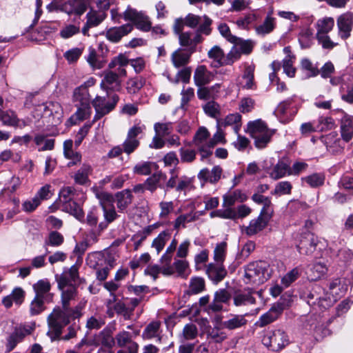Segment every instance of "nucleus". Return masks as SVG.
<instances>
[{
	"mask_svg": "<svg viewBox=\"0 0 353 353\" xmlns=\"http://www.w3.org/2000/svg\"><path fill=\"white\" fill-rule=\"evenodd\" d=\"M57 283L58 285V289L61 291L62 308L64 310L72 312V314L74 317L81 316L85 303L81 301L75 307H70L72 301H75L79 295L77 285L68 284L67 279L63 276L61 277L59 282Z\"/></svg>",
	"mask_w": 353,
	"mask_h": 353,
	"instance_id": "1",
	"label": "nucleus"
},
{
	"mask_svg": "<svg viewBox=\"0 0 353 353\" xmlns=\"http://www.w3.org/2000/svg\"><path fill=\"white\" fill-rule=\"evenodd\" d=\"M119 96L116 94L108 97L97 96L92 101V104L95 110V114L92 121L86 122L79 130L82 132L88 134L92 125L101 119L105 115L112 111L117 102L119 101Z\"/></svg>",
	"mask_w": 353,
	"mask_h": 353,
	"instance_id": "2",
	"label": "nucleus"
},
{
	"mask_svg": "<svg viewBox=\"0 0 353 353\" xmlns=\"http://www.w3.org/2000/svg\"><path fill=\"white\" fill-rule=\"evenodd\" d=\"M270 265L264 261H253L244 267L243 282L248 285H259L270 279Z\"/></svg>",
	"mask_w": 353,
	"mask_h": 353,
	"instance_id": "3",
	"label": "nucleus"
},
{
	"mask_svg": "<svg viewBox=\"0 0 353 353\" xmlns=\"http://www.w3.org/2000/svg\"><path fill=\"white\" fill-rule=\"evenodd\" d=\"M305 299L307 304L316 311H324L334 303L329 292L318 284L312 285Z\"/></svg>",
	"mask_w": 353,
	"mask_h": 353,
	"instance_id": "4",
	"label": "nucleus"
},
{
	"mask_svg": "<svg viewBox=\"0 0 353 353\" xmlns=\"http://www.w3.org/2000/svg\"><path fill=\"white\" fill-rule=\"evenodd\" d=\"M248 128L254 139V145L259 149L265 148L273 134V132L268 128L265 123L261 119H258L250 122Z\"/></svg>",
	"mask_w": 353,
	"mask_h": 353,
	"instance_id": "5",
	"label": "nucleus"
},
{
	"mask_svg": "<svg viewBox=\"0 0 353 353\" xmlns=\"http://www.w3.org/2000/svg\"><path fill=\"white\" fill-rule=\"evenodd\" d=\"M72 312L63 310H54L48 318V324L51 332L54 334L52 339L59 338L62 332L63 328L70 321V319H78L72 314Z\"/></svg>",
	"mask_w": 353,
	"mask_h": 353,
	"instance_id": "6",
	"label": "nucleus"
},
{
	"mask_svg": "<svg viewBox=\"0 0 353 353\" xmlns=\"http://www.w3.org/2000/svg\"><path fill=\"white\" fill-rule=\"evenodd\" d=\"M88 6V0H54L47 8L50 11V8L54 7L69 15H81L86 11Z\"/></svg>",
	"mask_w": 353,
	"mask_h": 353,
	"instance_id": "7",
	"label": "nucleus"
},
{
	"mask_svg": "<svg viewBox=\"0 0 353 353\" xmlns=\"http://www.w3.org/2000/svg\"><path fill=\"white\" fill-rule=\"evenodd\" d=\"M262 343L269 350L276 352L289 343V339L282 330H268L262 338Z\"/></svg>",
	"mask_w": 353,
	"mask_h": 353,
	"instance_id": "8",
	"label": "nucleus"
},
{
	"mask_svg": "<svg viewBox=\"0 0 353 353\" xmlns=\"http://www.w3.org/2000/svg\"><path fill=\"white\" fill-rule=\"evenodd\" d=\"M319 242L318 237L306 230L297 236L296 247L301 254L310 255L316 250Z\"/></svg>",
	"mask_w": 353,
	"mask_h": 353,
	"instance_id": "9",
	"label": "nucleus"
},
{
	"mask_svg": "<svg viewBox=\"0 0 353 353\" xmlns=\"http://www.w3.org/2000/svg\"><path fill=\"white\" fill-rule=\"evenodd\" d=\"M34 329V324H24L17 326L8 339L7 350H12L24 337L30 334Z\"/></svg>",
	"mask_w": 353,
	"mask_h": 353,
	"instance_id": "10",
	"label": "nucleus"
},
{
	"mask_svg": "<svg viewBox=\"0 0 353 353\" xmlns=\"http://www.w3.org/2000/svg\"><path fill=\"white\" fill-rule=\"evenodd\" d=\"M123 18L125 21H132L137 28L141 30L147 32L151 28V23L148 17L130 7H128L123 12Z\"/></svg>",
	"mask_w": 353,
	"mask_h": 353,
	"instance_id": "11",
	"label": "nucleus"
},
{
	"mask_svg": "<svg viewBox=\"0 0 353 353\" xmlns=\"http://www.w3.org/2000/svg\"><path fill=\"white\" fill-rule=\"evenodd\" d=\"M338 35L343 40L351 36L353 28V12H346L341 14L336 19Z\"/></svg>",
	"mask_w": 353,
	"mask_h": 353,
	"instance_id": "12",
	"label": "nucleus"
},
{
	"mask_svg": "<svg viewBox=\"0 0 353 353\" xmlns=\"http://www.w3.org/2000/svg\"><path fill=\"white\" fill-rule=\"evenodd\" d=\"M255 290L251 288L239 290L234 292L233 303L236 307H243L255 305L256 300L254 296Z\"/></svg>",
	"mask_w": 353,
	"mask_h": 353,
	"instance_id": "13",
	"label": "nucleus"
},
{
	"mask_svg": "<svg viewBox=\"0 0 353 353\" xmlns=\"http://www.w3.org/2000/svg\"><path fill=\"white\" fill-rule=\"evenodd\" d=\"M106 17V14L102 10H91L86 14V23L82 28L81 32L84 36H90L89 30L98 26Z\"/></svg>",
	"mask_w": 353,
	"mask_h": 353,
	"instance_id": "14",
	"label": "nucleus"
},
{
	"mask_svg": "<svg viewBox=\"0 0 353 353\" xmlns=\"http://www.w3.org/2000/svg\"><path fill=\"white\" fill-rule=\"evenodd\" d=\"M179 43L183 47L187 48V51L193 54L196 50L197 44L203 41V37L195 32H185L179 34Z\"/></svg>",
	"mask_w": 353,
	"mask_h": 353,
	"instance_id": "15",
	"label": "nucleus"
},
{
	"mask_svg": "<svg viewBox=\"0 0 353 353\" xmlns=\"http://www.w3.org/2000/svg\"><path fill=\"white\" fill-rule=\"evenodd\" d=\"M292 104V99H288L281 101L274 111V114L281 123H288L293 119L295 112L290 108Z\"/></svg>",
	"mask_w": 353,
	"mask_h": 353,
	"instance_id": "16",
	"label": "nucleus"
},
{
	"mask_svg": "<svg viewBox=\"0 0 353 353\" xmlns=\"http://www.w3.org/2000/svg\"><path fill=\"white\" fill-rule=\"evenodd\" d=\"M223 170L219 165H215L211 170L205 168L199 171L197 174L198 179L203 183H216L221 178Z\"/></svg>",
	"mask_w": 353,
	"mask_h": 353,
	"instance_id": "17",
	"label": "nucleus"
},
{
	"mask_svg": "<svg viewBox=\"0 0 353 353\" xmlns=\"http://www.w3.org/2000/svg\"><path fill=\"white\" fill-rule=\"evenodd\" d=\"M231 294L225 289H219L214 294L212 301L208 307V310L219 312L223 310V303H228L230 300Z\"/></svg>",
	"mask_w": 353,
	"mask_h": 353,
	"instance_id": "18",
	"label": "nucleus"
},
{
	"mask_svg": "<svg viewBox=\"0 0 353 353\" xmlns=\"http://www.w3.org/2000/svg\"><path fill=\"white\" fill-rule=\"evenodd\" d=\"M1 116V122L4 125L23 129L28 125L26 120L19 119L12 110H2Z\"/></svg>",
	"mask_w": 353,
	"mask_h": 353,
	"instance_id": "19",
	"label": "nucleus"
},
{
	"mask_svg": "<svg viewBox=\"0 0 353 353\" xmlns=\"http://www.w3.org/2000/svg\"><path fill=\"white\" fill-rule=\"evenodd\" d=\"M35 296L50 303L52 301L53 294L50 293L51 285L47 279L38 281L33 285Z\"/></svg>",
	"mask_w": 353,
	"mask_h": 353,
	"instance_id": "20",
	"label": "nucleus"
},
{
	"mask_svg": "<svg viewBox=\"0 0 353 353\" xmlns=\"http://www.w3.org/2000/svg\"><path fill=\"white\" fill-rule=\"evenodd\" d=\"M342 117L341 119V134L343 140L350 141L353 137V117L340 110Z\"/></svg>",
	"mask_w": 353,
	"mask_h": 353,
	"instance_id": "21",
	"label": "nucleus"
},
{
	"mask_svg": "<svg viewBox=\"0 0 353 353\" xmlns=\"http://www.w3.org/2000/svg\"><path fill=\"white\" fill-rule=\"evenodd\" d=\"M214 77V74L209 71L205 65H200L194 70L193 79L196 86H201L210 83Z\"/></svg>",
	"mask_w": 353,
	"mask_h": 353,
	"instance_id": "22",
	"label": "nucleus"
},
{
	"mask_svg": "<svg viewBox=\"0 0 353 353\" xmlns=\"http://www.w3.org/2000/svg\"><path fill=\"white\" fill-rule=\"evenodd\" d=\"M208 278L215 284L221 281L227 274V270L221 263H211L206 267Z\"/></svg>",
	"mask_w": 353,
	"mask_h": 353,
	"instance_id": "23",
	"label": "nucleus"
},
{
	"mask_svg": "<svg viewBox=\"0 0 353 353\" xmlns=\"http://www.w3.org/2000/svg\"><path fill=\"white\" fill-rule=\"evenodd\" d=\"M166 179V174L162 171L154 172L144 181L146 190L153 193L158 188L164 189V185L161 182L165 181Z\"/></svg>",
	"mask_w": 353,
	"mask_h": 353,
	"instance_id": "24",
	"label": "nucleus"
},
{
	"mask_svg": "<svg viewBox=\"0 0 353 353\" xmlns=\"http://www.w3.org/2000/svg\"><path fill=\"white\" fill-rule=\"evenodd\" d=\"M132 29L133 26L130 23L124 24L119 27L112 28L106 32V37L110 41L117 43L119 41L123 36L130 33Z\"/></svg>",
	"mask_w": 353,
	"mask_h": 353,
	"instance_id": "25",
	"label": "nucleus"
},
{
	"mask_svg": "<svg viewBox=\"0 0 353 353\" xmlns=\"http://www.w3.org/2000/svg\"><path fill=\"white\" fill-rule=\"evenodd\" d=\"M73 100L75 105H90L91 99L87 85H81L75 88L73 92Z\"/></svg>",
	"mask_w": 353,
	"mask_h": 353,
	"instance_id": "26",
	"label": "nucleus"
},
{
	"mask_svg": "<svg viewBox=\"0 0 353 353\" xmlns=\"http://www.w3.org/2000/svg\"><path fill=\"white\" fill-rule=\"evenodd\" d=\"M192 53L179 48L171 54V61L176 68L184 67L189 63Z\"/></svg>",
	"mask_w": 353,
	"mask_h": 353,
	"instance_id": "27",
	"label": "nucleus"
},
{
	"mask_svg": "<svg viewBox=\"0 0 353 353\" xmlns=\"http://www.w3.org/2000/svg\"><path fill=\"white\" fill-rule=\"evenodd\" d=\"M248 323L245 315L230 314L228 320L221 322L223 328L233 330L245 326Z\"/></svg>",
	"mask_w": 353,
	"mask_h": 353,
	"instance_id": "28",
	"label": "nucleus"
},
{
	"mask_svg": "<svg viewBox=\"0 0 353 353\" xmlns=\"http://www.w3.org/2000/svg\"><path fill=\"white\" fill-rule=\"evenodd\" d=\"M272 12H270L266 16L262 24L255 27L257 35L264 37L271 33L276 27V19L272 17Z\"/></svg>",
	"mask_w": 353,
	"mask_h": 353,
	"instance_id": "29",
	"label": "nucleus"
},
{
	"mask_svg": "<svg viewBox=\"0 0 353 353\" xmlns=\"http://www.w3.org/2000/svg\"><path fill=\"white\" fill-rule=\"evenodd\" d=\"M117 207L120 212H124L132 203V194L128 189L123 190L115 194Z\"/></svg>",
	"mask_w": 353,
	"mask_h": 353,
	"instance_id": "30",
	"label": "nucleus"
},
{
	"mask_svg": "<svg viewBox=\"0 0 353 353\" xmlns=\"http://www.w3.org/2000/svg\"><path fill=\"white\" fill-rule=\"evenodd\" d=\"M281 313V309L279 307H272L266 313L261 315L256 324L259 327H263L278 319Z\"/></svg>",
	"mask_w": 353,
	"mask_h": 353,
	"instance_id": "31",
	"label": "nucleus"
},
{
	"mask_svg": "<svg viewBox=\"0 0 353 353\" xmlns=\"http://www.w3.org/2000/svg\"><path fill=\"white\" fill-rule=\"evenodd\" d=\"M59 208L61 210L73 215L78 220H81L84 216L81 206L74 199L67 201V202L59 205Z\"/></svg>",
	"mask_w": 353,
	"mask_h": 353,
	"instance_id": "32",
	"label": "nucleus"
},
{
	"mask_svg": "<svg viewBox=\"0 0 353 353\" xmlns=\"http://www.w3.org/2000/svg\"><path fill=\"white\" fill-rule=\"evenodd\" d=\"M128 63L129 60L128 59V58L124 54H120L112 59V60L110 62L108 66L110 69H113L116 67H118L115 72L119 75V78L120 77L126 76V70L124 68V67L127 65Z\"/></svg>",
	"mask_w": 353,
	"mask_h": 353,
	"instance_id": "33",
	"label": "nucleus"
},
{
	"mask_svg": "<svg viewBox=\"0 0 353 353\" xmlns=\"http://www.w3.org/2000/svg\"><path fill=\"white\" fill-rule=\"evenodd\" d=\"M121 81L119 75L113 71H108L105 73L101 82V86L107 90H119Z\"/></svg>",
	"mask_w": 353,
	"mask_h": 353,
	"instance_id": "34",
	"label": "nucleus"
},
{
	"mask_svg": "<svg viewBox=\"0 0 353 353\" xmlns=\"http://www.w3.org/2000/svg\"><path fill=\"white\" fill-rule=\"evenodd\" d=\"M224 52L218 46H213L208 52V57L212 59L211 67L218 68L224 65Z\"/></svg>",
	"mask_w": 353,
	"mask_h": 353,
	"instance_id": "35",
	"label": "nucleus"
},
{
	"mask_svg": "<svg viewBox=\"0 0 353 353\" xmlns=\"http://www.w3.org/2000/svg\"><path fill=\"white\" fill-rule=\"evenodd\" d=\"M248 199L247 195L240 190H235L233 192H228L223 196V205L225 207H232L236 202H243Z\"/></svg>",
	"mask_w": 353,
	"mask_h": 353,
	"instance_id": "36",
	"label": "nucleus"
},
{
	"mask_svg": "<svg viewBox=\"0 0 353 353\" xmlns=\"http://www.w3.org/2000/svg\"><path fill=\"white\" fill-rule=\"evenodd\" d=\"M327 272V265L321 261L313 263L307 274V278L310 281H316L323 276Z\"/></svg>",
	"mask_w": 353,
	"mask_h": 353,
	"instance_id": "37",
	"label": "nucleus"
},
{
	"mask_svg": "<svg viewBox=\"0 0 353 353\" xmlns=\"http://www.w3.org/2000/svg\"><path fill=\"white\" fill-rule=\"evenodd\" d=\"M161 322L159 321H154L150 322L146 325L142 333V338L143 339L150 340L154 338H158V340H161L159 336L160 334Z\"/></svg>",
	"mask_w": 353,
	"mask_h": 353,
	"instance_id": "38",
	"label": "nucleus"
},
{
	"mask_svg": "<svg viewBox=\"0 0 353 353\" xmlns=\"http://www.w3.org/2000/svg\"><path fill=\"white\" fill-rule=\"evenodd\" d=\"M85 261L86 264L92 269L103 267L106 263L105 256L101 252L89 253Z\"/></svg>",
	"mask_w": 353,
	"mask_h": 353,
	"instance_id": "39",
	"label": "nucleus"
},
{
	"mask_svg": "<svg viewBox=\"0 0 353 353\" xmlns=\"http://www.w3.org/2000/svg\"><path fill=\"white\" fill-rule=\"evenodd\" d=\"M65 277L67 279L68 284H77V283L79 281L81 282V279L79 278V266L73 265L68 269L67 272H65L61 274L55 275V280L57 282H59L61 277Z\"/></svg>",
	"mask_w": 353,
	"mask_h": 353,
	"instance_id": "40",
	"label": "nucleus"
},
{
	"mask_svg": "<svg viewBox=\"0 0 353 353\" xmlns=\"http://www.w3.org/2000/svg\"><path fill=\"white\" fill-rule=\"evenodd\" d=\"M286 174L289 175V165L283 161H279L269 172L270 177L274 180L283 178Z\"/></svg>",
	"mask_w": 353,
	"mask_h": 353,
	"instance_id": "41",
	"label": "nucleus"
},
{
	"mask_svg": "<svg viewBox=\"0 0 353 353\" xmlns=\"http://www.w3.org/2000/svg\"><path fill=\"white\" fill-rule=\"evenodd\" d=\"M227 338L226 333L223 329L219 327L210 328L207 332L208 342L211 345L212 343H221Z\"/></svg>",
	"mask_w": 353,
	"mask_h": 353,
	"instance_id": "42",
	"label": "nucleus"
},
{
	"mask_svg": "<svg viewBox=\"0 0 353 353\" xmlns=\"http://www.w3.org/2000/svg\"><path fill=\"white\" fill-rule=\"evenodd\" d=\"M268 224L266 221L258 216L250 222L249 225L245 227L244 231L247 235L252 236L262 231Z\"/></svg>",
	"mask_w": 353,
	"mask_h": 353,
	"instance_id": "43",
	"label": "nucleus"
},
{
	"mask_svg": "<svg viewBox=\"0 0 353 353\" xmlns=\"http://www.w3.org/2000/svg\"><path fill=\"white\" fill-rule=\"evenodd\" d=\"M334 20L332 17H324L316 23V34H328L334 28Z\"/></svg>",
	"mask_w": 353,
	"mask_h": 353,
	"instance_id": "44",
	"label": "nucleus"
},
{
	"mask_svg": "<svg viewBox=\"0 0 353 353\" xmlns=\"http://www.w3.org/2000/svg\"><path fill=\"white\" fill-rule=\"evenodd\" d=\"M299 42L301 48H310L313 44V30L310 28L303 29L299 34Z\"/></svg>",
	"mask_w": 353,
	"mask_h": 353,
	"instance_id": "45",
	"label": "nucleus"
},
{
	"mask_svg": "<svg viewBox=\"0 0 353 353\" xmlns=\"http://www.w3.org/2000/svg\"><path fill=\"white\" fill-rule=\"evenodd\" d=\"M171 233L168 230H164L159 234L152 243V247L155 248L157 254H159L163 249L165 245L170 239Z\"/></svg>",
	"mask_w": 353,
	"mask_h": 353,
	"instance_id": "46",
	"label": "nucleus"
},
{
	"mask_svg": "<svg viewBox=\"0 0 353 353\" xmlns=\"http://www.w3.org/2000/svg\"><path fill=\"white\" fill-rule=\"evenodd\" d=\"M172 256V253L167 252L165 250V253L161 256L160 259V263L161 264V272L164 275H172L174 273L173 267L171 265Z\"/></svg>",
	"mask_w": 353,
	"mask_h": 353,
	"instance_id": "47",
	"label": "nucleus"
},
{
	"mask_svg": "<svg viewBox=\"0 0 353 353\" xmlns=\"http://www.w3.org/2000/svg\"><path fill=\"white\" fill-rule=\"evenodd\" d=\"M105 324V316L100 314H94L88 319L86 327L88 330H99Z\"/></svg>",
	"mask_w": 353,
	"mask_h": 353,
	"instance_id": "48",
	"label": "nucleus"
},
{
	"mask_svg": "<svg viewBox=\"0 0 353 353\" xmlns=\"http://www.w3.org/2000/svg\"><path fill=\"white\" fill-rule=\"evenodd\" d=\"M102 210L103 212V216L106 223L105 224L103 223H99V227L101 228V230L105 228L108 224L113 222L119 217V215L117 214L113 205H111L110 206H103Z\"/></svg>",
	"mask_w": 353,
	"mask_h": 353,
	"instance_id": "49",
	"label": "nucleus"
},
{
	"mask_svg": "<svg viewBox=\"0 0 353 353\" xmlns=\"http://www.w3.org/2000/svg\"><path fill=\"white\" fill-rule=\"evenodd\" d=\"M205 290V281L203 278L195 276L190 279L188 294H197Z\"/></svg>",
	"mask_w": 353,
	"mask_h": 353,
	"instance_id": "50",
	"label": "nucleus"
},
{
	"mask_svg": "<svg viewBox=\"0 0 353 353\" xmlns=\"http://www.w3.org/2000/svg\"><path fill=\"white\" fill-rule=\"evenodd\" d=\"M241 115L239 113H234L228 115L224 120L221 119V125L223 127L234 125V130L238 133L240 128Z\"/></svg>",
	"mask_w": 353,
	"mask_h": 353,
	"instance_id": "51",
	"label": "nucleus"
},
{
	"mask_svg": "<svg viewBox=\"0 0 353 353\" xmlns=\"http://www.w3.org/2000/svg\"><path fill=\"white\" fill-rule=\"evenodd\" d=\"M63 236L57 231H52L45 240V246L59 247L63 243Z\"/></svg>",
	"mask_w": 353,
	"mask_h": 353,
	"instance_id": "52",
	"label": "nucleus"
},
{
	"mask_svg": "<svg viewBox=\"0 0 353 353\" xmlns=\"http://www.w3.org/2000/svg\"><path fill=\"white\" fill-rule=\"evenodd\" d=\"M234 43L236 47H238L240 50L241 54H249L252 52L254 46V42L250 39L244 40L241 38L237 37V40Z\"/></svg>",
	"mask_w": 353,
	"mask_h": 353,
	"instance_id": "53",
	"label": "nucleus"
},
{
	"mask_svg": "<svg viewBox=\"0 0 353 353\" xmlns=\"http://www.w3.org/2000/svg\"><path fill=\"white\" fill-rule=\"evenodd\" d=\"M301 268L296 267L289 271L281 279V284L284 288L289 287L293 282H294L301 275Z\"/></svg>",
	"mask_w": 353,
	"mask_h": 353,
	"instance_id": "54",
	"label": "nucleus"
},
{
	"mask_svg": "<svg viewBox=\"0 0 353 353\" xmlns=\"http://www.w3.org/2000/svg\"><path fill=\"white\" fill-rule=\"evenodd\" d=\"M341 281L339 278L332 280L329 284V294H332L331 299H334V302L342 295L344 291L343 287H341Z\"/></svg>",
	"mask_w": 353,
	"mask_h": 353,
	"instance_id": "55",
	"label": "nucleus"
},
{
	"mask_svg": "<svg viewBox=\"0 0 353 353\" xmlns=\"http://www.w3.org/2000/svg\"><path fill=\"white\" fill-rule=\"evenodd\" d=\"M203 109L205 113L209 117L219 119V117L221 114L220 105L214 101H210L206 103L203 106Z\"/></svg>",
	"mask_w": 353,
	"mask_h": 353,
	"instance_id": "56",
	"label": "nucleus"
},
{
	"mask_svg": "<svg viewBox=\"0 0 353 353\" xmlns=\"http://www.w3.org/2000/svg\"><path fill=\"white\" fill-rule=\"evenodd\" d=\"M196 219L195 214L192 212L181 214L179 216L174 223V228L179 230L181 228H185L186 224L191 223Z\"/></svg>",
	"mask_w": 353,
	"mask_h": 353,
	"instance_id": "57",
	"label": "nucleus"
},
{
	"mask_svg": "<svg viewBox=\"0 0 353 353\" xmlns=\"http://www.w3.org/2000/svg\"><path fill=\"white\" fill-rule=\"evenodd\" d=\"M209 137L208 130L205 127H200L194 134L192 142L195 146H199L207 143L210 140Z\"/></svg>",
	"mask_w": 353,
	"mask_h": 353,
	"instance_id": "58",
	"label": "nucleus"
},
{
	"mask_svg": "<svg viewBox=\"0 0 353 353\" xmlns=\"http://www.w3.org/2000/svg\"><path fill=\"white\" fill-rule=\"evenodd\" d=\"M91 171V167L89 165H83V166L74 174V181L79 185H84L88 181V175Z\"/></svg>",
	"mask_w": 353,
	"mask_h": 353,
	"instance_id": "59",
	"label": "nucleus"
},
{
	"mask_svg": "<svg viewBox=\"0 0 353 353\" xmlns=\"http://www.w3.org/2000/svg\"><path fill=\"white\" fill-rule=\"evenodd\" d=\"M302 181L307 183L312 188H317L324 183L325 176L321 173H314L311 175L303 177Z\"/></svg>",
	"mask_w": 353,
	"mask_h": 353,
	"instance_id": "60",
	"label": "nucleus"
},
{
	"mask_svg": "<svg viewBox=\"0 0 353 353\" xmlns=\"http://www.w3.org/2000/svg\"><path fill=\"white\" fill-rule=\"evenodd\" d=\"M301 66L303 70L307 72V77H314L319 74L318 67L312 63L307 58L302 59L301 61Z\"/></svg>",
	"mask_w": 353,
	"mask_h": 353,
	"instance_id": "61",
	"label": "nucleus"
},
{
	"mask_svg": "<svg viewBox=\"0 0 353 353\" xmlns=\"http://www.w3.org/2000/svg\"><path fill=\"white\" fill-rule=\"evenodd\" d=\"M76 195L75 189L71 186L63 187L61 189L59 194V203L61 205L71 199H74Z\"/></svg>",
	"mask_w": 353,
	"mask_h": 353,
	"instance_id": "62",
	"label": "nucleus"
},
{
	"mask_svg": "<svg viewBox=\"0 0 353 353\" xmlns=\"http://www.w3.org/2000/svg\"><path fill=\"white\" fill-rule=\"evenodd\" d=\"M179 153L181 163H191L196 159V151L195 150L181 148L179 150Z\"/></svg>",
	"mask_w": 353,
	"mask_h": 353,
	"instance_id": "63",
	"label": "nucleus"
},
{
	"mask_svg": "<svg viewBox=\"0 0 353 353\" xmlns=\"http://www.w3.org/2000/svg\"><path fill=\"white\" fill-rule=\"evenodd\" d=\"M152 166H156V163L150 161L140 162L135 165L133 172L139 175H149L152 172Z\"/></svg>",
	"mask_w": 353,
	"mask_h": 353,
	"instance_id": "64",
	"label": "nucleus"
}]
</instances>
